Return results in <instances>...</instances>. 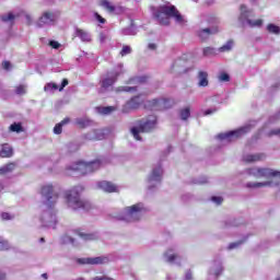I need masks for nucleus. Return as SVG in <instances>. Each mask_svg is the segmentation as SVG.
Instances as JSON below:
<instances>
[{
    "mask_svg": "<svg viewBox=\"0 0 280 280\" xmlns=\"http://www.w3.org/2000/svg\"><path fill=\"white\" fill-rule=\"evenodd\" d=\"M83 192L84 186H74L70 190H67L65 192V199L68 203V207L74 211H78V209H82L83 211H91V209H93L91 201L80 198L81 194Z\"/></svg>",
    "mask_w": 280,
    "mask_h": 280,
    "instance_id": "1",
    "label": "nucleus"
},
{
    "mask_svg": "<svg viewBox=\"0 0 280 280\" xmlns=\"http://www.w3.org/2000/svg\"><path fill=\"white\" fill-rule=\"evenodd\" d=\"M102 167V161L96 159L91 162L77 161L67 167L68 176H86V174H93Z\"/></svg>",
    "mask_w": 280,
    "mask_h": 280,
    "instance_id": "2",
    "label": "nucleus"
},
{
    "mask_svg": "<svg viewBox=\"0 0 280 280\" xmlns=\"http://www.w3.org/2000/svg\"><path fill=\"white\" fill-rule=\"evenodd\" d=\"M154 18L159 21L160 25H170V19H175L177 23H183V15L175 5H161L154 13Z\"/></svg>",
    "mask_w": 280,
    "mask_h": 280,
    "instance_id": "3",
    "label": "nucleus"
},
{
    "mask_svg": "<svg viewBox=\"0 0 280 280\" xmlns=\"http://www.w3.org/2000/svg\"><path fill=\"white\" fill-rule=\"evenodd\" d=\"M158 118L154 115H150L145 120H139V126L131 128V135H133L137 141H141V132H152L156 128Z\"/></svg>",
    "mask_w": 280,
    "mask_h": 280,
    "instance_id": "4",
    "label": "nucleus"
},
{
    "mask_svg": "<svg viewBox=\"0 0 280 280\" xmlns=\"http://www.w3.org/2000/svg\"><path fill=\"white\" fill-rule=\"evenodd\" d=\"M173 105L174 101L170 98H153L144 103V108L149 110H167V108H172Z\"/></svg>",
    "mask_w": 280,
    "mask_h": 280,
    "instance_id": "5",
    "label": "nucleus"
},
{
    "mask_svg": "<svg viewBox=\"0 0 280 280\" xmlns=\"http://www.w3.org/2000/svg\"><path fill=\"white\" fill-rule=\"evenodd\" d=\"M248 175L254 176V178H267V180H270L272 178H280V171L254 167L248 168Z\"/></svg>",
    "mask_w": 280,
    "mask_h": 280,
    "instance_id": "6",
    "label": "nucleus"
},
{
    "mask_svg": "<svg viewBox=\"0 0 280 280\" xmlns=\"http://www.w3.org/2000/svg\"><path fill=\"white\" fill-rule=\"evenodd\" d=\"M40 194L46 198L48 207H54L58 202V194L54 192L51 184L42 186Z\"/></svg>",
    "mask_w": 280,
    "mask_h": 280,
    "instance_id": "7",
    "label": "nucleus"
},
{
    "mask_svg": "<svg viewBox=\"0 0 280 280\" xmlns=\"http://www.w3.org/2000/svg\"><path fill=\"white\" fill-rule=\"evenodd\" d=\"M78 264L81 266H102L104 264H108V257L106 256H98V257H88V258H79Z\"/></svg>",
    "mask_w": 280,
    "mask_h": 280,
    "instance_id": "8",
    "label": "nucleus"
},
{
    "mask_svg": "<svg viewBox=\"0 0 280 280\" xmlns=\"http://www.w3.org/2000/svg\"><path fill=\"white\" fill-rule=\"evenodd\" d=\"M240 10H241V19H246L249 27H261L264 25V20L261 19H258V20L248 19V14L250 13V11L246 9V4H242L240 7Z\"/></svg>",
    "mask_w": 280,
    "mask_h": 280,
    "instance_id": "9",
    "label": "nucleus"
},
{
    "mask_svg": "<svg viewBox=\"0 0 280 280\" xmlns=\"http://www.w3.org/2000/svg\"><path fill=\"white\" fill-rule=\"evenodd\" d=\"M246 132H250V126H246V127H243L241 129L230 131L228 133H221L220 138L221 139H228V141H231V139H233V137L235 139H240V137H242V135H246Z\"/></svg>",
    "mask_w": 280,
    "mask_h": 280,
    "instance_id": "10",
    "label": "nucleus"
},
{
    "mask_svg": "<svg viewBox=\"0 0 280 280\" xmlns=\"http://www.w3.org/2000/svg\"><path fill=\"white\" fill-rule=\"evenodd\" d=\"M55 22H56V15L49 11H46L38 19L36 25L37 27H43L44 25H49L50 23H55Z\"/></svg>",
    "mask_w": 280,
    "mask_h": 280,
    "instance_id": "11",
    "label": "nucleus"
},
{
    "mask_svg": "<svg viewBox=\"0 0 280 280\" xmlns=\"http://www.w3.org/2000/svg\"><path fill=\"white\" fill-rule=\"evenodd\" d=\"M97 187L98 189L106 191V194H117V191H119V188L117 187V185L108 180L98 182Z\"/></svg>",
    "mask_w": 280,
    "mask_h": 280,
    "instance_id": "12",
    "label": "nucleus"
},
{
    "mask_svg": "<svg viewBox=\"0 0 280 280\" xmlns=\"http://www.w3.org/2000/svg\"><path fill=\"white\" fill-rule=\"evenodd\" d=\"M142 104H144V100H143L142 95H137V96L131 97L127 102L126 106L130 110H137V108H139V106H141Z\"/></svg>",
    "mask_w": 280,
    "mask_h": 280,
    "instance_id": "13",
    "label": "nucleus"
},
{
    "mask_svg": "<svg viewBox=\"0 0 280 280\" xmlns=\"http://www.w3.org/2000/svg\"><path fill=\"white\" fill-rule=\"evenodd\" d=\"M117 78H119V73L115 72L109 77H106L101 81V88L102 89H108L109 86H113L115 82H117Z\"/></svg>",
    "mask_w": 280,
    "mask_h": 280,
    "instance_id": "14",
    "label": "nucleus"
},
{
    "mask_svg": "<svg viewBox=\"0 0 280 280\" xmlns=\"http://www.w3.org/2000/svg\"><path fill=\"white\" fill-rule=\"evenodd\" d=\"M14 156V149L8 143L2 144L0 150V158L1 159H12Z\"/></svg>",
    "mask_w": 280,
    "mask_h": 280,
    "instance_id": "15",
    "label": "nucleus"
},
{
    "mask_svg": "<svg viewBox=\"0 0 280 280\" xmlns=\"http://www.w3.org/2000/svg\"><path fill=\"white\" fill-rule=\"evenodd\" d=\"M266 159V154L264 153H256V154H248L243 158L245 163H257L258 161H264Z\"/></svg>",
    "mask_w": 280,
    "mask_h": 280,
    "instance_id": "16",
    "label": "nucleus"
},
{
    "mask_svg": "<svg viewBox=\"0 0 280 280\" xmlns=\"http://www.w3.org/2000/svg\"><path fill=\"white\" fill-rule=\"evenodd\" d=\"M275 185V182L272 179L261 183H247L245 187L247 189H259L260 187H272Z\"/></svg>",
    "mask_w": 280,
    "mask_h": 280,
    "instance_id": "17",
    "label": "nucleus"
},
{
    "mask_svg": "<svg viewBox=\"0 0 280 280\" xmlns=\"http://www.w3.org/2000/svg\"><path fill=\"white\" fill-rule=\"evenodd\" d=\"M213 34H218V27H213L211 28H203L201 31L198 32V37L200 38V40H207V38H209V36L213 35Z\"/></svg>",
    "mask_w": 280,
    "mask_h": 280,
    "instance_id": "18",
    "label": "nucleus"
},
{
    "mask_svg": "<svg viewBox=\"0 0 280 280\" xmlns=\"http://www.w3.org/2000/svg\"><path fill=\"white\" fill-rule=\"evenodd\" d=\"M74 233H77L81 240H84V242H93L97 240V234L95 233H84L81 230H75Z\"/></svg>",
    "mask_w": 280,
    "mask_h": 280,
    "instance_id": "19",
    "label": "nucleus"
},
{
    "mask_svg": "<svg viewBox=\"0 0 280 280\" xmlns=\"http://www.w3.org/2000/svg\"><path fill=\"white\" fill-rule=\"evenodd\" d=\"M183 67H185V60H176L171 67V72L174 73V71H178V73H187V70H182Z\"/></svg>",
    "mask_w": 280,
    "mask_h": 280,
    "instance_id": "20",
    "label": "nucleus"
},
{
    "mask_svg": "<svg viewBox=\"0 0 280 280\" xmlns=\"http://www.w3.org/2000/svg\"><path fill=\"white\" fill-rule=\"evenodd\" d=\"M141 211H143V203H136L127 208V213L130 218H132V215H138Z\"/></svg>",
    "mask_w": 280,
    "mask_h": 280,
    "instance_id": "21",
    "label": "nucleus"
},
{
    "mask_svg": "<svg viewBox=\"0 0 280 280\" xmlns=\"http://www.w3.org/2000/svg\"><path fill=\"white\" fill-rule=\"evenodd\" d=\"M198 86H209V73L207 71H199L198 72Z\"/></svg>",
    "mask_w": 280,
    "mask_h": 280,
    "instance_id": "22",
    "label": "nucleus"
},
{
    "mask_svg": "<svg viewBox=\"0 0 280 280\" xmlns=\"http://www.w3.org/2000/svg\"><path fill=\"white\" fill-rule=\"evenodd\" d=\"M75 36H78V38H80L83 43H91V35L84 30L77 28Z\"/></svg>",
    "mask_w": 280,
    "mask_h": 280,
    "instance_id": "23",
    "label": "nucleus"
},
{
    "mask_svg": "<svg viewBox=\"0 0 280 280\" xmlns=\"http://www.w3.org/2000/svg\"><path fill=\"white\" fill-rule=\"evenodd\" d=\"M163 176V167L158 166L151 172V175L149 177V180H161V177Z\"/></svg>",
    "mask_w": 280,
    "mask_h": 280,
    "instance_id": "24",
    "label": "nucleus"
},
{
    "mask_svg": "<svg viewBox=\"0 0 280 280\" xmlns=\"http://www.w3.org/2000/svg\"><path fill=\"white\" fill-rule=\"evenodd\" d=\"M16 167V163L11 162L2 167H0V175L3 176L5 174H10V172H14Z\"/></svg>",
    "mask_w": 280,
    "mask_h": 280,
    "instance_id": "25",
    "label": "nucleus"
},
{
    "mask_svg": "<svg viewBox=\"0 0 280 280\" xmlns=\"http://www.w3.org/2000/svg\"><path fill=\"white\" fill-rule=\"evenodd\" d=\"M179 117L183 121H187L191 117V108L185 107L179 110Z\"/></svg>",
    "mask_w": 280,
    "mask_h": 280,
    "instance_id": "26",
    "label": "nucleus"
},
{
    "mask_svg": "<svg viewBox=\"0 0 280 280\" xmlns=\"http://www.w3.org/2000/svg\"><path fill=\"white\" fill-rule=\"evenodd\" d=\"M10 132H23V125L21 122H14L9 127Z\"/></svg>",
    "mask_w": 280,
    "mask_h": 280,
    "instance_id": "27",
    "label": "nucleus"
},
{
    "mask_svg": "<svg viewBox=\"0 0 280 280\" xmlns=\"http://www.w3.org/2000/svg\"><path fill=\"white\" fill-rule=\"evenodd\" d=\"M101 5L108 12H115V5L110 4L108 0H101Z\"/></svg>",
    "mask_w": 280,
    "mask_h": 280,
    "instance_id": "28",
    "label": "nucleus"
},
{
    "mask_svg": "<svg viewBox=\"0 0 280 280\" xmlns=\"http://www.w3.org/2000/svg\"><path fill=\"white\" fill-rule=\"evenodd\" d=\"M172 250L173 249H167V252L164 254V256L167 257L166 261H168V264H173V261H176V259H178V255L177 254L170 255V253H172Z\"/></svg>",
    "mask_w": 280,
    "mask_h": 280,
    "instance_id": "29",
    "label": "nucleus"
},
{
    "mask_svg": "<svg viewBox=\"0 0 280 280\" xmlns=\"http://www.w3.org/2000/svg\"><path fill=\"white\" fill-rule=\"evenodd\" d=\"M267 32H269V34H280V27L275 24H268Z\"/></svg>",
    "mask_w": 280,
    "mask_h": 280,
    "instance_id": "30",
    "label": "nucleus"
},
{
    "mask_svg": "<svg viewBox=\"0 0 280 280\" xmlns=\"http://www.w3.org/2000/svg\"><path fill=\"white\" fill-rule=\"evenodd\" d=\"M233 49V40H229L225 45L221 46L219 48V51L224 52V51H231Z\"/></svg>",
    "mask_w": 280,
    "mask_h": 280,
    "instance_id": "31",
    "label": "nucleus"
},
{
    "mask_svg": "<svg viewBox=\"0 0 280 280\" xmlns=\"http://www.w3.org/2000/svg\"><path fill=\"white\" fill-rule=\"evenodd\" d=\"M115 110H117L115 106H107L101 108L102 115H110V113H115Z\"/></svg>",
    "mask_w": 280,
    "mask_h": 280,
    "instance_id": "32",
    "label": "nucleus"
},
{
    "mask_svg": "<svg viewBox=\"0 0 280 280\" xmlns=\"http://www.w3.org/2000/svg\"><path fill=\"white\" fill-rule=\"evenodd\" d=\"M0 250H10V242L0 236Z\"/></svg>",
    "mask_w": 280,
    "mask_h": 280,
    "instance_id": "33",
    "label": "nucleus"
},
{
    "mask_svg": "<svg viewBox=\"0 0 280 280\" xmlns=\"http://www.w3.org/2000/svg\"><path fill=\"white\" fill-rule=\"evenodd\" d=\"M44 91H58V84L54 82L47 83L44 88Z\"/></svg>",
    "mask_w": 280,
    "mask_h": 280,
    "instance_id": "34",
    "label": "nucleus"
},
{
    "mask_svg": "<svg viewBox=\"0 0 280 280\" xmlns=\"http://www.w3.org/2000/svg\"><path fill=\"white\" fill-rule=\"evenodd\" d=\"M128 54H132V48L130 46H122L120 56L124 58V56H128Z\"/></svg>",
    "mask_w": 280,
    "mask_h": 280,
    "instance_id": "35",
    "label": "nucleus"
},
{
    "mask_svg": "<svg viewBox=\"0 0 280 280\" xmlns=\"http://www.w3.org/2000/svg\"><path fill=\"white\" fill-rule=\"evenodd\" d=\"M203 56H215V48L213 47L203 48Z\"/></svg>",
    "mask_w": 280,
    "mask_h": 280,
    "instance_id": "36",
    "label": "nucleus"
},
{
    "mask_svg": "<svg viewBox=\"0 0 280 280\" xmlns=\"http://www.w3.org/2000/svg\"><path fill=\"white\" fill-rule=\"evenodd\" d=\"M15 16L14 13L10 12L7 15H2L1 20L3 23H8V21H14Z\"/></svg>",
    "mask_w": 280,
    "mask_h": 280,
    "instance_id": "37",
    "label": "nucleus"
},
{
    "mask_svg": "<svg viewBox=\"0 0 280 280\" xmlns=\"http://www.w3.org/2000/svg\"><path fill=\"white\" fill-rule=\"evenodd\" d=\"M219 80H220V82H231V77L229 75V73L222 72L219 75Z\"/></svg>",
    "mask_w": 280,
    "mask_h": 280,
    "instance_id": "38",
    "label": "nucleus"
},
{
    "mask_svg": "<svg viewBox=\"0 0 280 280\" xmlns=\"http://www.w3.org/2000/svg\"><path fill=\"white\" fill-rule=\"evenodd\" d=\"M15 93L16 95H25L26 93L25 85H18L15 88Z\"/></svg>",
    "mask_w": 280,
    "mask_h": 280,
    "instance_id": "39",
    "label": "nucleus"
},
{
    "mask_svg": "<svg viewBox=\"0 0 280 280\" xmlns=\"http://www.w3.org/2000/svg\"><path fill=\"white\" fill-rule=\"evenodd\" d=\"M62 124L61 122H59V124H57L55 127H54V133L55 135H62Z\"/></svg>",
    "mask_w": 280,
    "mask_h": 280,
    "instance_id": "40",
    "label": "nucleus"
},
{
    "mask_svg": "<svg viewBox=\"0 0 280 280\" xmlns=\"http://www.w3.org/2000/svg\"><path fill=\"white\" fill-rule=\"evenodd\" d=\"M77 124L80 126V128H86V126H89V120L79 119Z\"/></svg>",
    "mask_w": 280,
    "mask_h": 280,
    "instance_id": "41",
    "label": "nucleus"
},
{
    "mask_svg": "<svg viewBox=\"0 0 280 280\" xmlns=\"http://www.w3.org/2000/svg\"><path fill=\"white\" fill-rule=\"evenodd\" d=\"M212 202H215V205H222L224 202V199L222 197H211Z\"/></svg>",
    "mask_w": 280,
    "mask_h": 280,
    "instance_id": "42",
    "label": "nucleus"
},
{
    "mask_svg": "<svg viewBox=\"0 0 280 280\" xmlns=\"http://www.w3.org/2000/svg\"><path fill=\"white\" fill-rule=\"evenodd\" d=\"M275 136L280 137V128L272 129L271 131H269L268 137H275Z\"/></svg>",
    "mask_w": 280,
    "mask_h": 280,
    "instance_id": "43",
    "label": "nucleus"
},
{
    "mask_svg": "<svg viewBox=\"0 0 280 280\" xmlns=\"http://www.w3.org/2000/svg\"><path fill=\"white\" fill-rule=\"evenodd\" d=\"M120 91H125L126 93H130V91H137V88L135 86H122L119 88Z\"/></svg>",
    "mask_w": 280,
    "mask_h": 280,
    "instance_id": "44",
    "label": "nucleus"
},
{
    "mask_svg": "<svg viewBox=\"0 0 280 280\" xmlns=\"http://www.w3.org/2000/svg\"><path fill=\"white\" fill-rule=\"evenodd\" d=\"M49 45H50V47H52V49H60V43H58L56 40H50Z\"/></svg>",
    "mask_w": 280,
    "mask_h": 280,
    "instance_id": "45",
    "label": "nucleus"
},
{
    "mask_svg": "<svg viewBox=\"0 0 280 280\" xmlns=\"http://www.w3.org/2000/svg\"><path fill=\"white\" fill-rule=\"evenodd\" d=\"M12 218H14V217H12L10 213H8V212H2L1 213V219L2 220H12Z\"/></svg>",
    "mask_w": 280,
    "mask_h": 280,
    "instance_id": "46",
    "label": "nucleus"
},
{
    "mask_svg": "<svg viewBox=\"0 0 280 280\" xmlns=\"http://www.w3.org/2000/svg\"><path fill=\"white\" fill-rule=\"evenodd\" d=\"M68 85H69V80L68 79H63L62 82H61V85L59 88V91H63L65 86H68Z\"/></svg>",
    "mask_w": 280,
    "mask_h": 280,
    "instance_id": "47",
    "label": "nucleus"
},
{
    "mask_svg": "<svg viewBox=\"0 0 280 280\" xmlns=\"http://www.w3.org/2000/svg\"><path fill=\"white\" fill-rule=\"evenodd\" d=\"M240 244H242V242H238V243H231V244L229 245V249H230V250H233V248H237V246H240Z\"/></svg>",
    "mask_w": 280,
    "mask_h": 280,
    "instance_id": "48",
    "label": "nucleus"
},
{
    "mask_svg": "<svg viewBox=\"0 0 280 280\" xmlns=\"http://www.w3.org/2000/svg\"><path fill=\"white\" fill-rule=\"evenodd\" d=\"M93 280H113V278L103 276V277H95Z\"/></svg>",
    "mask_w": 280,
    "mask_h": 280,
    "instance_id": "49",
    "label": "nucleus"
},
{
    "mask_svg": "<svg viewBox=\"0 0 280 280\" xmlns=\"http://www.w3.org/2000/svg\"><path fill=\"white\" fill-rule=\"evenodd\" d=\"M96 19H97V21L100 22V23H106V19H104V18H102V15H100V14H97L96 13Z\"/></svg>",
    "mask_w": 280,
    "mask_h": 280,
    "instance_id": "50",
    "label": "nucleus"
},
{
    "mask_svg": "<svg viewBox=\"0 0 280 280\" xmlns=\"http://www.w3.org/2000/svg\"><path fill=\"white\" fill-rule=\"evenodd\" d=\"M138 82H140V84H143V82H148V77H139Z\"/></svg>",
    "mask_w": 280,
    "mask_h": 280,
    "instance_id": "51",
    "label": "nucleus"
},
{
    "mask_svg": "<svg viewBox=\"0 0 280 280\" xmlns=\"http://www.w3.org/2000/svg\"><path fill=\"white\" fill-rule=\"evenodd\" d=\"M2 67H3V69H5V70L10 69V61H3V62H2Z\"/></svg>",
    "mask_w": 280,
    "mask_h": 280,
    "instance_id": "52",
    "label": "nucleus"
},
{
    "mask_svg": "<svg viewBox=\"0 0 280 280\" xmlns=\"http://www.w3.org/2000/svg\"><path fill=\"white\" fill-rule=\"evenodd\" d=\"M213 113H215V109H207L203 115L207 116V115H213Z\"/></svg>",
    "mask_w": 280,
    "mask_h": 280,
    "instance_id": "53",
    "label": "nucleus"
},
{
    "mask_svg": "<svg viewBox=\"0 0 280 280\" xmlns=\"http://www.w3.org/2000/svg\"><path fill=\"white\" fill-rule=\"evenodd\" d=\"M69 121H71L69 118H65L59 124H61V126H65V125L69 124Z\"/></svg>",
    "mask_w": 280,
    "mask_h": 280,
    "instance_id": "54",
    "label": "nucleus"
},
{
    "mask_svg": "<svg viewBox=\"0 0 280 280\" xmlns=\"http://www.w3.org/2000/svg\"><path fill=\"white\" fill-rule=\"evenodd\" d=\"M148 48L154 51V49H156V44H149Z\"/></svg>",
    "mask_w": 280,
    "mask_h": 280,
    "instance_id": "55",
    "label": "nucleus"
},
{
    "mask_svg": "<svg viewBox=\"0 0 280 280\" xmlns=\"http://www.w3.org/2000/svg\"><path fill=\"white\" fill-rule=\"evenodd\" d=\"M27 25H32V16L26 15Z\"/></svg>",
    "mask_w": 280,
    "mask_h": 280,
    "instance_id": "56",
    "label": "nucleus"
},
{
    "mask_svg": "<svg viewBox=\"0 0 280 280\" xmlns=\"http://www.w3.org/2000/svg\"><path fill=\"white\" fill-rule=\"evenodd\" d=\"M186 279L187 280H191V271H187L186 272Z\"/></svg>",
    "mask_w": 280,
    "mask_h": 280,
    "instance_id": "57",
    "label": "nucleus"
},
{
    "mask_svg": "<svg viewBox=\"0 0 280 280\" xmlns=\"http://www.w3.org/2000/svg\"><path fill=\"white\" fill-rule=\"evenodd\" d=\"M5 272L0 271V280H5Z\"/></svg>",
    "mask_w": 280,
    "mask_h": 280,
    "instance_id": "58",
    "label": "nucleus"
},
{
    "mask_svg": "<svg viewBox=\"0 0 280 280\" xmlns=\"http://www.w3.org/2000/svg\"><path fill=\"white\" fill-rule=\"evenodd\" d=\"M217 277H220V275H222V269H220L219 271L215 272Z\"/></svg>",
    "mask_w": 280,
    "mask_h": 280,
    "instance_id": "59",
    "label": "nucleus"
},
{
    "mask_svg": "<svg viewBox=\"0 0 280 280\" xmlns=\"http://www.w3.org/2000/svg\"><path fill=\"white\" fill-rule=\"evenodd\" d=\"M43 279H47V273L42 275Z\"/></svg>",
    "mask_w": 280,
    "mask_h": 280,
    "instance_id": "60",
    "label": "nucleus"
},
{
    "mask_svg": "<svg viewBox=\"0 0 280 280\" xmlns=\"http://www.w3.org/2000/svg\"><path fill=\"white\" fill-rule=\"evenodd\" d=\"M40 242H45V238H44V237H42V238H40Z\"/></svg>",
    "mask_w": 280,
    "mask_h": 280,
    "instance_id": "61",
    "label": "nucleus"
},
{
    "mask_svg": "<svg viewBox=\"0 0 280 280\" xmlns=\"http://www.w3.org/2000/svg\"><path fill=\"white\" fill-rule=\"evenodd\" d=\"M276 280H280V277H278Z\"/></svg>",
    "mask_w": 280,
    "mask_h": 280,
    "instance_id": "62",
    "label": "nucleus"
},
{
    "mask_svg": "<svg viewBox=\"0 0 280 280\" xmlns=\"http://www.w3.org/2000/svg\"><path fill=\"white\" fill-rule=\"evenodd\" d=\"M275 185H279V183H276Z\"/></svg>",
    "mask_w": 280,
    "mask_h": 280,
    "instance_id": "63",
    "label": "nucleus"
},
{
    "mask_svg": "<svg viewBox=\"0 0 280 280\" xmlns=\"http://www.w3.org/2000/svg\"><path fill=\"white\" fill-rule=\"evenodd\" d=\"M252 1H256V0H252Z\"/></svg>",
    "mask_w": 280,
    "mask_h": 280,
    "instance_id": "64",
    "label": "nucleus"
}]
</instances>
